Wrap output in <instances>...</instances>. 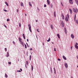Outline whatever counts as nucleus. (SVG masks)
<instances>
[{"mask_svg":"<svg viewBox=\"0 0 78 78\" xmlns=\"http://www.w3.org/2000/svg\"><path fill=\"white\" fill-rule=\"evenodd\" d=\"M73 11L74 12H75L76 13H77L78 12V10L76 8H73Z\"/></svg>","mask_w":78,"mask_h":78,"instance_id":"f257e3e1","label":"nucleus"},{"mask_svg":"<svg viewBox=\"0 0 78 78\" xmlns=\"http://www.w3.org/2000/svg\"><path fill=\"white\" fill-rule=\"evenodd\" d=\"M69 17V16L68 14L66 16V19H65V20L66 21V22H67L68 20V19Z\"/></svg>","mask_w":78,"mask_h":78,"instance_id":"f03ea898","label":"nucleus"},{"mask_svg":"<svg viewBox=\"0 0 78 78\" xmlns=\"http://www.w3.org/2000/svg\"><path fill=\"white\" fill-rule=\"evenodd\" d=\"M28 26H29V30L30 31V32H31L32 31H31V27L30 25L29 24Z\"/></svg>","mask_w":78,"mask_h":78,"instance_id":"7ed1b4c3","label":"nucleus"},{"mask_svg":"<svg viewBox=\"0 0 78 78\" xmlns=\"http://www.w3.org/2000/svg\"><path fill=\"white\" fill-rule=\"evenodd\" d=\"M61 25L62 27H63L64 26V23H63V22L62 21L61 22Z\"/></svg>","mask_w":78,"mask_h":78,"instance_id":"20e7f679","label":"nucleus"},{"mask_svg":"<svg viewBox=\"0 0 78 78\" xmlns=\"http://www.w3.org/2000/svg\"><path fill=\"white\" fill-rule=\"evenodd\" d=\"M65 66L66 67V68H68V65L67 63H65Z\"/></svg>","mask_w":78,"mask_h":78,"instance_id":"39448f33","label":"nucleus"},{"mask_svg":"<svg viewBox=\"0 0 78 78\" xmlns=\"http://www.w3.org/2000/svg\"><path fill=\"white\" fill-rule=\"evenodd\" d=\"M20 44L23 45V47H24V44L22 41L20 42Z\"/></svg>","mask_w":78,"mask_h":78,"instance_id":"423d86ee","label":"nucleus"},{"mask_svg":"<svg viewBox=\"0 0 78 78\" xmlns=\"http://www.w3.org/2000/svg\"><path fill=\"white\" fill-rule=\"evenodd\" d=\"M63 58L64 60H66V58L64 56V55L63 56Z\"/></svg>","mask_w":78,"mask_h":78,"instance_id":"0eeeda50","label":"nucleus"},{"mask_svg":"<svg viewBox=\"0 0 78 78\" xmlns=\"http://www.w3.org/2000/svg\"><path fill=\"white\" fill-rule=\"evenodd\" d=\"M62 19H64L65 17H64V15L63 14L62 15Z\"/></svg>","mask_w":78,"mask_h":78,"instance_id":"6e6552de","label":"nucleus"},{"mask_svg":"<svg viewBox=\"0 0 78 78\" xmlns=\"http://www.w3.org/2000/svg\"><path fill=\"white\" fill-rule=\"evenodd\" d=\"M64 31H65V33H66V34H67V31H66V28H64Z\"/></svg>","mask_w":78,"mask_h":78,"instance_id":"1a4fd4ad","label":"nucleus"},{"mask_svg":"<svg viewBox=\"0 0 78 78\" xmlns=\"http://www.w3.org/2000/svg\"><path fill=\"white\" fill-rule=\"evenodd\" d=\"M71 37H72V39H74V36L73 35V34H72L71 35Z\"/></svg>","mask_w":78,"mask_h":78,"instance_id":"9d476101","label":"nucleus"},{"mask_svg":"<svg viewBox=\"0 0 78 78\" xmlns=\"http://www.w3.org/2000/svg\"><path fill=\"white\" fill-rule=\"evenodd\" d=\"M69 3L70 4H73V1H69Z\"/></svg>","mask_w":78,"mask_h":78,"instance_id":"9b49d317","label":"nucleus"},{"mask_svg":"<svg viewBox=\"0 0 78 78\" xmlns=\"http://www.w3.org/2000/svg\"><path fill=\"white\" fill-rule=\"evenodd\" d=\"M75 48L76 49H78V46L77 45H75Z\"/></svg>","mask_w":78,"mask_h":78,"instance_id":"f8f14e48","label":"nucleus"},{"mask_svg":"<svg viewBox=\"0 0 78 78\" xmlns=\"http://www.w3.org/2000/svg\"><path fill=\"white\" fill-rule=\"evenodd\" d=\"M9 52H7L6 57H9Z\"/></svg>","mask_w":78,"mask_h":78,"instance_id":"ddd939ff","label":"nucleus"},{"mask_svg":"<svg viewBox=\"0 0 78 78\" xmlns=\"http://www.w3.org/2000/svg\"><path fill=\"white\" fill-rule=\"evenodd\" d=\"M75 2H76V3L77 4V5H78V0H75Z\"/></svg>","mask_w":78,"mask_h":78,"instance_id":"4468645a","label":"nucleus"},{"mask_svg":"<svg viewBox=\"0 0 78 78\" xmlns=\"http://www.w3.org/2000/svg\"><path fill=\"white\" fill-rule=\"evenodd\" d=\"M69 11L70 12L71 14H72V9H69Z\"/></svg>","mask_w":78,"mask_h":78,"instance_id":"2eb2a0df","label":"nucleus"},{"mask_svg":"<svg viewBox=\"0 0 78 78\" xmlns=\"http://www.w3.org/2000/svg\"><path fill=\"white\" fill-rule=\"evenodd\" d=\"M23 38H24V39H25V36L24 34H23Z\"/></svg>","mask_w":78,"mask_h":78,"instance_id":"dca6fc26","label":"nucleus"},{"mask_svg":"<svg viewBox=\"0 0 78 78\" xmlns=\"http://www.w3.org/2000/svg\"><path fill=\"white\" fill-rule=\"evenodd\" d=\"M47 2L48 4L49 5L50 4V2H49V0H47Z\"/></svg>","mask_w":78,"mask_h":78,"instance_id":"f3484780","label":"nucleus"},{"mask_svg":"<svg viewBox=\"0 0 78 78\" xmlns=\"http://www.w3.org/2000/svg\"><path fill=\"white\" fill-rule=\"evenodd\" d=\"M51 29H52V30H53V26L52 24H51Z\"/></svg>","mask_w":78,"mask_h":78,"instance_id":"a211bd4d","label":"nucleus"},{"mask_svg":"<svg viewBox=\"0 0 78 78\" xmlns=\"http://www.w3.org/2000/svg\"><path fill=\"white\" fill-rule=\"evenodd\" d=\"M58 37L59 38V39H60V36H59V34H58L57 35Z\"/></svg>","mask_w":78,"mask_h":78,"instance_id":"6ab92c4d","label":"nucleus"},{"mask_svg":"<svg viewBox=\"0 0 78 78\" xmlns=\"http://www.w3.org/2000/svg\"><path fill=\"white\" fill-rule=\"evenodd\" d=\"M21 40H22V39H21V38L20 37H19V41H20V42L22 41H21Z\"/></svg>","mask_w":78,"mask_h":78,"instance_id":"aec40b11","label":"nucleus"},{"mask_svg":"<svg viewBox=\"0 0 78 78\" xmlns=\"http://www.w3.org/2000/svg\"><path fill=\"white\" fill-rule=\"evenodd\" d=\"M21 5L22 6H23V3L21 2Z\"/></svg>","mask_w":78,"mask_h":78,"instance_id":"412c9836","label":"nucleus"},{"mask_svg":"<svg viewBox=\"0 0 78 78\" xmlns=\"http://www.w3.org/2000/svg\"><path fill=\"white\" fill-rule=\"evenodd\" d=\"M5 4L6 5H7V6H8V4L7 3V2H5Z\"/></svg>","mask_w":78,"mask_h":78,"instance_id":"4be33fe9","label":"nucleus"},{"mask_svg":"<svg viewBox=\"0 0 78 78\" xmlns=\"http://www.w3.org/2000/svg\"><path fill=\"white\" fill-rule=\"evenodd\" d=\"M76 23H77V24H78V20H76Z\"/></svg>","mask_w":78,"mask_h":78,"instance_id":"5701e85b","label":"nucleus"},{"mask_svg":"<svg viewBox=\"0 0 78 78\" xmlns=\"http://www.w3.org/2000/svg\"><path fill=\"white\" fill-rule=\"evenodd\" d=\"M5 77H6V78H7V77H8V76H7V74H5Z\"/></svg>","mask_w":78,"mask_h":78,"instance_id":"b1692460","label":"nucleus"},{"mask_svg":"<svg viewBox=\"0 0 78 78\" xmlns=\"http://www.w3.org/2000/svg\"><path fill=\"white\" fill-rule=\"evenodd\" d=\"M31 56L30 55V61L31 60Z\"/></svg>","mask_w":78,"mask_h":78,"instance_id":"393cba45","label":"nucleus"},{"mask_svg":"<svg viewBox=\"0 0 78 78\" xmlns=\"http://www.w3.org/2000/svg\"><path fill=\"white\" fill-rule=\"evenodd\" d=\"M31 67H32V71H33L34 67L32 65L31 66Z\"/></svg>","mask_w":78,"mask_h":78,"instance_id":"a878e982","label":"nucleus"},{"mask_svg":"<svg viewBox=\"0 0 78 78\" xmlns=\"http://www.w3.org/2000/svg\"><path fill=\"white\" fill-rule=\"evenodd\" d=\"M29 5H30V6H32V5H31V3H30V2H29Z\"/></svg>","mask_w":78,"mask_h":78,"instance_id":"bb28decb","label":"nucleus"},{"mask_svg":"<svg viewBox=\"0 0 78 78\" xmlns=\"http://www.w3.org/2000/svg\"><path fill=\"white\" fill-rule=\"evenodd\" d=\"M54 15L55 16H56L55 12H54Z\"/></svg>","mask_w":78,"mask_h":78,"instance_id":"cd10ccee","label":"nucleus"},{"mask_svg":"<svg viewBox=\"0 0 78 78\" xmlns=\"http://www.w3.org/2000/svg\"><path fill=\"white\" fill-rule=\"evenodd\" d=\"M50 70H51V73H52V69L51 68H50Z\"/></svg>","mask_w":78,"mask_h":78,"instance_id":"c85d7f7f","label":"nucleus"},{"mask_svg":"<svg viewBox=\"0 0 78 78\" xmlns=\"http://www.w3.org/2000/svg\"><path fill=\"white\" fill-rule=\"evenodd\" d=\"M25 48L26 49H27V46H26V45L25 44Z\"/></svg>","mask_w":78,"mask_h":78,"instance_id":"c756f323","label":"nucleus"},{"mask_svg":"<svg viewBox=\"0 0 78 78\" xmlns=\"http://www.w3.org/2000/svg\"><path fill=\"white\" fill-rule=\"evenodd\" d=\"M9 20H10L9 19H8L7 20V22H9Z\"/></svg>","mask_w":78,"mask_h":78,"instance_id":"7c9ffc66","label":"nucleus"},{"mask_svg":"<svg viewBox=\"0 0 78 78\" xmlns=\"http://www.w3.org/2000/svg\"><path fill=\"white\" fill-rule=\"evenodd\" d=\"M50 38H49L48 40H47V42H49V41H50Z\"/></svg>","mask_w":78,"mask_h":78,"instance_id":"2f4dec72","label":"nucleus"},{"mask_svg":"<svg viewBox=\"0 0 78 78\" xmlns=\"http://www.w3.org/2000/svg\"><path fill=\"white\" fill-rule=\"evenodd\" d=\"M54 71H55L54 73H55V74H56V71L55 70V68H54Z\"/></svg>","mask_w":78,"mask_h":78,"instance_id":"473e14b6","label":"nucleus"},{"mask_svg":"<svg viewBox=\"0 0 78 78\" xmlns=\"http://www.w3.org/2000/svg\"><path fill=\"white\" fill-rule=\"evenodd\" d=\"M76 18V14H75V18H74V20H75Z\"/></svg>","mask_w":78,"mask_h":78,"instance_id":"72a5a7b5","label":"nucleus"},{"mask_svg":"<svg viewBox=\"0 0 78 78\" xmlns=\"http://www.w3.org/2000/svg\"><path fill=\"white\" fill-rule=\"evenodd\" d=\"M54 51H56V48H54Z\"/></svg>","mask_w":78,"mask_h":78,"instance_id":"f704fd0d","label":"nucleus"},{"mask_svg":"<svg viewBox=\"0 0 78 78\" xmlns=\"http://www.w3.org/2000/svg\"><path fill=\"white\" fill-rule=\"evenodd\" d=\"M26 64L27 65H28V62L27 61H26Z\"/></svg>","mask_w":78,"mask_h":78,"instance_id":"c9c22d12","label":"nucleus"},{"mask_svg":"<svg viewBox=\"0 0 78 78\" xmlns=\"http://www.w3.org/2000/svg\"><path fill=\"white\" fill-rule=\"evenodd\" d=\"M75 45H78V43H76V44Z\"/></svg>","mask_w":78,"mask_h":78,"instance_id":"e433bc0d","label":"nucleus"},{"mask_svg":"<svg viewBox=\"0 0 78 78\" xmlns=\"http://www.w3.org/2000/svg\"><path fill=\"white\" fill-rule=\"evenodd\" d=\"M9 65H10L11 64V62H9Z\"/></svg>","mask_w":78,"mask_h":78,"instance_id":"4c0bfd02","label":"nucleus"},{"mask_svg":"<svg viewBox=\"0 0 78 78\" xmlns=\"http://www.w3.org/2000/svg\"><path fill=\"white\" fill-rule=\"evenodd\" d=\"M58 61H60V60H61L59 58H58Z\"/></svg>","mask_w":78,"mask_h":78,"instance_id":"58836bf2","label":"nucleus"},{"mask_svg":"<svg viewBox=\"0 0 78 78\" xmlns=\"http://www.w3.org/2000/svg\"><path fill=\"white\" fill-rule=\"evenodd\" d=\"M46 7V5L45 4L44 5V7Z\"/></svg>","mask_w":78,"mask_h":78,"instance_id":"ea45409f","label":"nucleus"},{"mask_svg":"<svg viewBox=\"0 0 78 78\" xmlns=\"http://www.w3.org/2000/svg\"><path fill=\"white\" fill-rule=\"evenodd\" d=\"M5 50L6 51H7V49H6V48H5Z\"/></svg>","mask_w":78,"mask_h":78,"instance_id":"a19ab883","label":"nucleus"},{"mask_svg":"<svg viewBox=\"0 0 78 78\" xmlns=\"http://www.w3.org/2000/svg\"><path fill=\"white\" fill-rule=\"evenodd\" d=\"M19 27H21V24L20 23L19 24Z\"/></svg>","mask_w":78,"mask_h":78,"instance_id":"79ce46f5","label":"nucleus"},{"mask_svg":"<svg viewBox=\"0 0 78 78\" xmlns=\"http://www.w3.org/2000/svg\"><path fill=\"white\" fill-rule=\"evenodd\" d=\"M18 72H21V71L20 70L17 71Z\"/></svg>","mask_w":78,"mask_h":78,"instance_id":"37998d69","label":"nucleus"},{"mask_svg":"<svg viewBox=\"0 0 78 78\" xmlns=\"http://www.w3.org/2000/svg\"><path fill=\"white\" fill-rule=\"evenodd\" d=\"M61 5H62V6H63V4H62V2H61Z\"/></svg>","mask_w":78,"mask_h":78,"instance_id":"c03bdc74","label":"nucleus"},{"mask_svg":"<svg viewBox=\"0 0 78 78\" xmlns=\"http://www.w3.org/2000/svg\"><path fill=\"white\" fill-rule=\"evenodd\" d=\"M13 43L14 44H15V43L14 42V41H13Z\"/></svg>","mask_w":78,"mask_h":78,"instance_id":"a18cd8bd","label":"nucleus"},{"mask_svg":"<svg viewBox=\"0 0 78 78\" xmlns=\"http://www.w3.org/2000/svg\"><path fill=\"white\" fill-rule=\"evenodd\" d=\"M37 32H39V31H38V29H37Z\"/></svg>","mask_w":78,"mask_h":78,"instance_id":"49530a36","label":"nucleus"},{"mask_svg":"<svg viewBox=\"0 0 78 78\" xmlns=\"http://www.w3.org/2000/svg\"><path fill=\"white\" fill-rule=\"evenodd\" d=\"M4 11H5V12H7V11L6 10H5Z\"/></svg>","mask_w":78,"mask_h":78,"instance_id":"de8ad7c7","label":"nucleus"},{"mask_svg":"<svg viewBox=\"0 0 78 78\" xmlns=\"http://www.w3.org/2000/svg\"><path fill=\"white\" fill-rule=\"evenodd\" d=\"M17 12H18V9H17Z\"/></svg>","mask_w":78,"mask_h":78,"instance_id":"09e8293b","label":"nucleus"},{"mask_svg":"<svg viewBox=\"0 0 78 78\" xmlns=\"http://www.w3.org/2000/svg\"><path fill=\"white\" fill-rule=\"evenodd\" d=\"M28 41H29L28 39H27V42H28Z\"/></svg>","mask_w":78,"mask_h":78,"instance_id":"8fccbe9b","label":"nucleus"},{"mask_svg":"<svg viewBox=\"0 0 78 78\" xmlns=\"http://www.w3.org/2000/svg\"><path fill=\"white\" fill-rule=\"evenodd\" d=\"M4 26L5 27V28H7L6 26L5 25Z\"/></svg>","mask_w":78,"mask_h":78,"instance_id":"3c124183","label":"nucleus"},{"mask_svg":"<svg viewBox=\"0 0 78 78\" xmlns=\"http://www.w3.org/2000/svg\"><path fill=\"white\" fill-rule=\"evenodd\" d=\"M32 48H30V50H31V51H32Z\"/></svg>","mask_w":78,"mask_h":78,"instance_id":"603ef678","label":"nucleus"},{"mask_svg":"<svg viewBox=\"0 0 78 78\" xmlns=\"http://www.w3.org/2000/svg\"><path fill=\"white\" fill-rule=\"evenodd\" d=\"M20 70H21V71H22V70L21 69H20Z\"/></svg>","mask_w":78,"mask_h":78,"instance_id":"864d4df0","label":"nucleus"},{"mask_svg":"<svg viewBox=\"0 0 78 78\" xmlns=\"http://www.w3.org/2000/svg\"><path fill=\"white\" fill-rule=\"evenodd\" d=\"M73 0H69V1H72Z\"/></svg>","mask_w":78,"mask_h":78,"instance_id":"5fc2aeb1","label":"nucleus"},{"mask_svg":"<svg viewBox=\"0 0 78 78\" xmlns=\"http://www.w3.org/2000/svg\"><path fill=\"white\" fill-rule=\"evenodd\" d=\"M76 57H77V59H78V56H77Z\"/></svg>","mask_w":78,"mask_h":78,"instance_id":"6e6d98bb","label":"nucleus"},{"mask_svg":"<svg viewBox=\"0 0 78 78\" xmlns=\"http://www.w3.org/2000/svg\"><path fill=\"white\" fill-rule=\"evenodd\" d=\"M36 22H37V20H36Z\"/></svg>","mask_w":78,"mask_h":78,"instance_id":"4d7b16f0","label":"nucleus"},{"mask_svg":"<svg viewBox=\"0 0 78 78\" xmlns=\"http://www.w3.org/2000/svg\"><path fill=\"white\" fill-rule=\"evenodd\" d=\"M25 67H26V68H27V66H26V65H25Z\"/></svg>","mask_w":78,"mask_h":78,"instance_id":"13d9d810","label":"nucleus"},{"mask_svg":"<svg viewBox=\"0 0 78 78\" xmlns=\"http://www.w3.org/2000/svg\"><path fill=\"white\" fill-rule=\"evenodd\" d=\"M27 46H28V44H27Z\"/></svg>","mask_w":78,"mask_h":78,"instance_id":"bf43d9fd","label":"nucleus"},{"mask_svg":"<svg viewBox=\"0 0 78 78\" xmlns=\"http://www.w3.org/2000/svg\"><path fill=\"white\" fill-rule=\"evenodd\" d=\"M71 78H73V76H71Z\"/></svg>","mask_w":78,"mask_h":78,"instance_id":"052dcab7","label":"nucleus"},{"mask_svg":"<svg viewBox=\"0 0 78 78\" xmlns=\"http://www.w3.org/2000/svg\"><path fill=\"white\" fill-rule=\"evenodd\" d=\"M43 46H44V43H43Z\"/></svg>","mask_w":78,"mask_h":78,"instance_id":"680f3d73","label":"nucleus"},{"mask_svg":"<svg viewBox=\"0 0 78 78\" xmlns=\"http://www.w3.org/2000/svg\"><path fill=\"white\" fill-rule=\"evenodd\" d=\"M25 15L26 16H27V14H25Z\"/></svg>","mask_w":78,"mask_h":78,"instance_id":"e2e57ef3","label":"nucleus"},{"mask_svg":"<svg viewBox=\"0 0 78 78\" xmlns=\"http://www.w3.org/2000/svg\"><path fill=\"white\" fill-rule=\"evenodd\" d=\"M73 48V47L72 46V47H71V48Z\"/></svg>","mask_w":78,"mask_h":78,"instance_id":"0e129e2a","label":"nucleus"},{"mask_svg":"<svg viewBox=\"0 0 78 78\" xmlns=\"http://www.w3.org/2000/svg\"><path fill=\"white\" fill-rule=\"evenodd\" d=\"M52 43L53 44V43L52 42Z\"/></svg>","mask_w":78,"mask_h":78,"instance_id":"69168bd1","label":"nucleus"},{"mask_svg":"<svg viewBox=\"0 0 78 78\" xmlns=\"http://www.w3.org/2000/svg\"><path fill=\"white\" fill-rule=\"evenodd\" d=\"M77 67L78 68V66H77Z\"/></svg>","mask_w":78,"mask_h":78,"instance_id":"338daca9","label":"nucleus"}]
</instances>
